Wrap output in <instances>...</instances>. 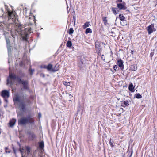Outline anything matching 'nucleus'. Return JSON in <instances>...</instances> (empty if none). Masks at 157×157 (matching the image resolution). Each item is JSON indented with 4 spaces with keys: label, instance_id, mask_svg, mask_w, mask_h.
Returning a JSON list of instances; mask_svg holds the SVG:
<instances>
[{
    "label": "nucleus",
    "instance_id": "412c9836",
    "mask_svg": "<svg viewBox=\"0 0 157 157\" xmlns=\"http://www.w3.org/2000/svg\"><path fill=\"white\" fill-rule=\"evenodd\" d=\"M119 17L120 20L122 21H124V20L125 17H124V16L122 14H120L119 15Z\"/></svg>",
    "mask_w": 157,
    "mask_h": 157
},
{
    "label": "nucleus",
    "instance_id": "0eeeda50",
    "mask_svg": "<svg viewBox=\"0 0 157 157\" xmlns=\"http://www.w3.org/2000/svg\"><path fill=\"white\" fill-rule=\"evenodd\" d=\"M2 96L4 98H8L9 96V91L7 90H3L2 92Z\"/></svg>",
    "mask_w": 157,
    "mask_h": 157
},
{
    "label": "nucleus",
    "instance_id": "b1692460",
    "mask_svg": "<svg viewBox=\"0 0 157 157\" xmlns=\"http://www.w3.org/2000/svg\"><path fill=\"white\" fill-rule=\"evenodd\" d=\"M44 147V144L43 142H41L39 143V147L40 148H43Z\"/></svg>",
    "mask_w": 157,
    "mask_h": 157
},
{
    "label": "nucleus",
    "instance_id": "423d86ee",
    "mask_svg": "<svg viewBox=\"0 0 157 157\" xmlns=\"http://www.w3.org/2000/svg\"><path fill=\"white\" fill-rule=\"evenodd\" d=\"M147 29L149 35L151 34L153 32H155L156 30V29L154 28V24H152L149 25L147 28Z\"/></svg>",
    "mask_w": 157,
    "mask_h": 157
},
{
    "label": "nucleus",
    "instance_id": "bb28decb",
    "mask_svg": "<svg viewBox=\"0 0 157 157\" xmlns=\"http://www.w3.org/2000/svg\"><path fill=\"white\" fill-rule=\"evenodd\" d=\"M7 48L8 50V52L9 54L11 52V46L10 45H7Z\"/></svg>",
    "mask_w": 157,
    "mask_h": 157
},
{
    "label": "nucleus",
    "instance_id": "a18cd8bd",
    "mask_svg": "<svg viewBox=\"0 0 157 157\" xmlns=\"http://www.w3.org/2000/svg\"><path fill=\"white\" fill-rule=\"evenodd\" d=\"M32 157H34V156H33V155H32Z\"/></svg>",
    "mask_w": 157,
    "mask_h": 157
},
{
    "label": "nucleus",
    "instance_id": "f03ea898",
    "mask_svg": "<svg viewBox=\"0 0 157 157\" xmlns=\"http://www.w3.org/2000/svg\"><path fill=\"white\" fill-rule=\"evenodd\" d=\"M15 81H17L19 83L22 84L24 88L27 89V82L26 81L22 80L18 76H16L14 74L10 72L9 77L7 79V85L9 86H11L14 83Z\"/></svg>",
    "mask_w": 157,
    "mask_h": 157
},
{
    "label": "nucleus",
    "instance_id": "a878e982",
    "mask_svg": "<svg viewBox=\"0 0 157 157\" xmlns=\"http://www.w3.org/2000/svg\"><path fill=\"white\" fill-rule=\"evenodd\" d=\"M5 38H6V42L7 43V45H10V40L8 38H6V37H5Z\"/></svg>",
    "mask_w": 157,
    "mask_h": 157
},
{
    "label": "nucleus",
    "instance_id": "c756f323",
    "mask_svg": "<svg viewBox=\"0 0 157 157\" xmlns=\"http://www.w3.org/2000/svg\"><path fill=\"white\" fill-rule=\"evenodd\" d=\"M124 104L126 106H128L129 105V104L128 103V100H126L124 101Z\"/></svg>",
    "mask_w": 157,
    "mask_h": 157
},
{
    "label": "nucleus",
    "instance_id": "aec40b11",
    "mask_svg": "<svg viewBox=\"0 0 157 157\" xmlns=\"http://www.w3.org/2000/svg\"><path fill=\"white\" fill-rule=\"evenodd\" d=\"M128 88L130 91H133L134 87L132 84H131L129 85Z\"/></svg>",
    "mask_w": 157,
    "mask_h": 157
},
{
    "label": "nucleus",
    "instance_id": "c85d7f7f",
    "mask_svg": "<svg viewBox=\"0 0 157 157\" xmlns=\"http://www.w3.org/2000/svg\"><path fill=\"white\" fill-rule=\"evenodd\" d=\"M121 24L122 25V26H124L125 25H127V22L126 21H125V22H124V21H122L120 22Z\"/></svg>",
    "mask_w": 157,
    "mask_h": 157
},
{
    "label": "nucleus",
    "instance_id": "e433bc0d",
    "mask_svg": "<svg viewBox=\"0 0 157 157\" xmlns=\"http://www.w3.org/2000/svg\"><path fill=\"white\" fill-rule=\"evenodd\" d=\"M38 117L39 118H40L41 117V114L40 113L38 114Z\"/></svg>",
    "mask_w": 157,
    "mask_h": 157
},
{
    "label": "nucleus",
    "instance_id": "473e14b6",
    "mask_svg": "<svg viewBox=\"0 0 157 157\" xmlns=\"http://www.w3.org/2000/svg\"><path fill=\"white\" fill-rule=\"evenodd\" d=\"M113 67L115 71L118 70V67L117 65H115L113 66Z\"/></svg>",
    "mask_w": 157,
    "mask_h": 157
},
{
    "label": "nucleus",
    "instance_id": "20e7f679",
    "mask_svg": "<svg viewBox=\"0 0 157 157\" xmlns=\"http://www.w3.org/2000/svg\"><path fill=\"white\" fill-rule=\"evenodd\" d=\"M8 19L9 21L11 20V23H15L16 21L17 15L13 12H8Z\"/></svg>",
    "mask_w": 157,
    "mask_h": 157
},
{
    "label": "nucleus",
    "instance_id": "1a4fd4ad",
    "mask_svg": "<svg viewBox=\"0 0 157 157\" xmlns=\"http://www.w3.org/2000/svg\"><path fill=\"white\" fill-rule=\"evenodd\" d=\"M117 64L118 66L123 70L124 69L123 62L122 60H120L117 61Z\"/></svg>",
    "mask_w": 157,
    "mask_h": 157
},
{
    "label": "nucleus",
    "instance_id": "f704fd0d",
    "mask_svg": "<svg viewBox=\"0 0 157 157\" xmlns=\"http://www.w3.org/2000/svg\"><path fill=\"white\" fill-rule=\"evenodd\" d=\"M19 151H20L21 153L22 156H23V153L24 152V149L22 148V149H20Z\"/></svg>",
    "mask_w": 157,
    "mask_h": 157
},
{
    "label": "nucleus",
    "instance_id": "39448f33",
    "mask_svg": "<svg viewBox=\"0 0 157 157\" xmlns=\"http://www.w3.org/2000/svg\"><path fill=\"white\" fill-rule=\"evenodd\" d=\"M28 117H22L18 120V124L19 125H25L28 123Z\"/></svg>",
    "mask_w": 157,
    "mask_h": 157
},
{
    "label": "nucleus",
    "instance_id": "2eb2a0df",
    "mask_svg": "<svg viewBox=\"0 0 157 157\" xmlns=\"http://www.w3.org/2000/svg\"><path fill=\"white\" fill-rule=\"evenodd\" d=\"M47 69L48 70L52 71L53 72L57 71V70H54L52 69V66L51 64H49L47 66Z\"/></svg>",
    "mask_w": 157,
    "mask_h": 157
},
{
    "label": "nucleus",
    "instance_id": "f3484780",
    "mask_svg": "<svg viewBox=\"0 0 157 157\" xmlns=\"http://www.w3.org/2000/svg\"><path fill=\"white\" fill-rule=\"evenodd\" d=\"M25 149L27 151V155H29L30 154V152L31 150V148L30 147L28 146H25Z\"/></svg>",
    "mask_w": 157,
    "mask_h": 157
},
{
    "label": "nucleus",
    "instance_id": "cd10ccee",
    "mask_svg": "<svg viewBox=\"0 0 157 157\" xmlns=\"http://www.w3.org/2000/svg\"><path fill=\"white\" fill-rule=\"evenodd\" d=\"M73 32H74V30L73 29V28H71L69 30V34L71 35V34H72L73 33Z\"/></svg>",
    "mask_w": 157,
    "mask_h": 157
},
{
    "label": "nucleus",
    "instance_id": "393cba45",
    "mask_svg": "<svg viewBox=\"0 0 157 157\" xmlns=\"http://www.w3.org/2000/svg\"><path fill=\"white\" fill-rule=\"evenodd\" d=\"M113 141H112V139H111V138L110 140H109V144L111 146V147H114V145L113 144Z\"/></svg>",
    "mask_w": 157,
    "mask_h": 157
},
{
    "label": "nucleus",
    "instance_id": "4be33fe9",
    "mask_svg": "<svg viewBox=\"0 0 157 157\" xmlns=\"http://www.w3.org/2000/svg\"><path fill=\"white\" fill-rule=\"evenodd\" d=\"M67 46L68 47H70L72 46L71 42L70 41H68L67 43Z\"/></svg>",
    "mask_w": 157,
    "mask_h": 157
},
{
    "label": "nucleus",
    "instance_id": "c9c22d12",
    "mask_svg": "<svg viewBox=\"0 0 157 157\" xmlns=\"http://www.w3.org/2000/svg\"><path fill=\"white\" fill-rule=\"evenodd\" d=\"M103 21L105 22V23L107 22V20L106 17H105L103 18Z\"/></svg>",
    "mask_w": 157,
    "mask_h": 157
},
{
    "label": "nucleus",
    "instance_id": "dca6fc26",
    "mask_svg": "<svg viewBox=\"0 0 157 157\" xmlns=\"http://www.w3.org/2000/svg\"><path fill=\"white\" fill-rule=\"evenodd\" d=\"M112 11L115 14H117L119 12L118 9L117 8H112Z\"/></svg>",
    "mask_w": 157,
    "mask_h": 157
},
{
    "label": "nucleus",
    "instance_id": "2f4dec72",
    "mask_svg": "<svg viewBox=\"0 0 157 157\" xmlns=\"http://www.w3.org/2000/svg\"><path fill=\"white\" fill-rule=\"evenodd\" d=\"M63 84L64 85L67 86H69L70 85V83L67 82H64Z\"/></svg>",
    "mask_w": 157,
    "mask_h": 157
},
{
    "label": "nucleus",
    "instance_id": "7ed1b4c3",
    "mask_svg": "<svg viewBox=\"0 0 157 157\" xmlns=\"http://www.w3.org/2000/svg\"><path fill=\"white\" fill-rule=\"evenodd\" d=\"M16 26V31L21 36L27 37L29 34L32 32L31 27L25 29L22 25L18 24H17Z\"/></svg>",
    "mask_w": 157,
    "mask_h": 157
},
{
    "label": "nucleus",
    "instance_id": "c03bdc74",
    "mask_svg": "<svg viewBox=\"0 0 157 157\" xmlns=\"http://www.w3.org/2000/svg\"><path fill=\"white\" fill-rule=\"evenodd\" d=\"M22 157H24V156H22Z\"/></svg>",
    "mask_w": 157,
    "mask_h": 157
},
{
    "label": "nucleus",
    "instance_id": "6e6552de",
    "mask_svg": "<svg viewBox=\"0 0 157 157\" xmlns=\"http://www.w3.org/2000/svg\"><path fill=\"white\" fill-rule=\"evenodd\" d=\"M95 48L97 50H98V54H99V53H100L101 50V48L100 46V43L98 41H96L95 42Z\"/></svg>",
    "mask_w": 157,
    "mask_h": 157
},
{
    "label": "nucleus",
    "instance_id": "6ab92c4d",
    "mask_svg": "<svg viewBox=\"0 0 157 157\" xmlns=\"http://www.w3.org/2000/svg\"><path fill=\"white\" fill-rule=\"evenodd\" d=\"M92 33V30L89 28H87L85 31V33L86 34H88V33Z\"/></svg>",
    "mask_w": 157,
    "mask_h": 157
},
{
    "label": "nucleus",
    "instance_id": "ea45409f",
    "mask_svg": "<svg viewBox=\"0 0 157 157\" xmlns=\"http://www.w3.org/2000/svg\"><path fill=\"white\" fill-rule=\"evenodd\" d=\"M47 66H45V65H44L43 67L44 68H47Z\"/></svg>",
    "mask_w": 157,
    "mask_h": 157
},
{
    "label": "nucleus",
    "instance_id": "4c0bfd02",
    "mask_svg": "<svg viewBox=\"0 0 157 157\" xmlns=\"http://www.w3.org/2000/svg\"><path fill=\"white\" fill-rule=\"evenodd\" d=\"M13 151L14 152V153L15 154H16V151L15 148H14V147H13Z\"/></svg>",
    "mask_w": 157,
    "mask_h": 157
},
{
    "label": "nucleus",
    "instance_id": "4468645a",
    "mask_svg": "<svg viewBox=\"0 0 157 157\" xmlns=\"http://www.w3.org/2000/svg\"><path fill=\"white\" fill-rule=\"evenodd\" d=\"M28 123H29L31 124H34V120L30 117H28Z\"/></svg>",
    "mask_w": 157,
    "mask_h": 157
},
{
    "label": "nucleus",
    "instance_id": "ddd939ff",
    "mask_svg": "<svg viewBox=\"0 0 157 157\" xmlns=\"http://www.w3.org/2000/svg\"><path fill=\"white\" fill-rule=\"evenodd\" d=\"M0 27L1 29H4V28H5L6 27L7 28H8V26L6 25L5 23L1 22H0Z\"/></svg>",
    "mask_w": 157,
    "mask_h": 157
},
{
    "label": "nucleus",
    "instance_id": "7c9ffc66",
    "mask_svg": "<svg viewBox=\"0 0 157 157\" xmlns=\"http://www.w3.org/2000/svg\"><path fill=\"white\" fill-rule=\"evenodd\" d=\"M131 68V69L133 71H135L136 69V67L134 65H132Z\"/></svg>",
    "mask_w": 157,
    "mask_h": 157
},
{
    "label": "nucleus",
    "instance_id": "f257e3e1",
    "mask_svg": "<svg viewBox=\"0 0 157 157\" xmlns=\"http://www.w3.org/2000/svg\"><path fill=\"white\" fill-rule=\"evenodd\" d=\"M13 100L15 105L17 106L21 111L24 112L26 106L29 104V100L25 96L17 94H15Z\"/></svg>",
    "mask_w": 157,
    "mask_h": 157
},
{
    "label": "nucleus",
    "instance_id": "9b49d317",
    "mask_svg": "<svg viewBox=\"0 0 157 157\" xmlns=\"http://www.w3.org/2000/svg\"><path fill=\"white\" fill-rule=\"evenodd\" d=\"M16 121V120L15 119H13L10 120L9 122V124L10 126H13L15 124Z\"/></svg>",
    "mask_w": 157,
    "mask_h": 157
},
{
    "label": "nucleus",
    "instance_id": "9d476101",
    "mask_svg": "<svg viewBox=\"0 0 157 157\" xmlns=\"http://www.w3.org/2000/svg\"><path fill=\"white\" fill-rule=\"evenodd\" d=\"M28 134L29 135V137L31 138L32 140L35 138V135L33 132L31 131H29L28 132Z\"/></svg>",
    "mask_w": 157,
    "mask_h": 157
},
{
    "label": "nucleus",
    "instance_id": "a211bd4d",
    "mask_svg": "<svg viewBox=\"0 0 157 157\" xmlns=\"http://www.w3.org/2000/svg\"><path fill=\"white\" fill-rule=\"evenodd\" d=\"M90 25V23L89 22H86L84 25L83 26V29H85L87 27H89V25Z\"/></svg>",
    "mask_w": 157,
    "mask_h": 157
},
{
    "label": "nucleus",
    "instance_id": "58836bf2",
    "mask_svg": "<svg viewBox=\"0 0 157 157\" xmlns=\"http://www.w3.org/2000/svg\"><path fill=\"white\" fill-rule=\"evenodd\" d=\"M34 70H31V71H30V74L32 75V73L33 72H34Z\"/></svg>",
    "mask_w": 157,
    "mask_h": 157
},
{
    "label": "nucleus",
    "instance_id": "37998d69",
    "mask_svg": "<svg viewBox=\"0 0 157 157\" xmlns=\"http://www.w3.org/2000/svg\"><path fill=\"white\" fill-rule=\"evenodd\" d=\"M103 56V55H102V56ZM101 58H103V57H102V56L101 57Z\"/></svg>",
    "mask_w": 157,
    "mask_h": 157
},
{
    "label": "nucleus",
    "instance_id": "a19ab883",
    "mask_svg": "<svg viewBox=\"0 0 157 157\" xmlns=\"http://www.w3.org/2000/svg\"><path fill=\"white\" fill-rule=\"evenodd\" d=\"M118 1L119 2H122V0H118Z\"/></svg>",
    "mask_w": 157,
    "mask_h": 157
},
{
    "label": "nucleus",
    "instance_id": "79ce46f5",
    "mask_svg": "<svg viewBox=\"0 0 157 157\" xmlns=\"http://www.w3.org/2000/svg\"><path fill=\"white\" fill-rule=\"evenodd\" d=\"M30 25H32V24H30H30H29V26H30Z\"/></svg>",
    "mask_w": 157,
    "mask_h": 157
},
{
    "label": "nucleus",
    "instance_id": "72a5a7b5",
    "mask_svg": "<svg viewBox=\"0 0 157 157\" xmlns=\"http://www.w3.org/2000/svg\"><path fill=\"white\" fill-rule=\"evenodd\" d=\"M8 148L7 147H6L5 148V152L6 153H10V150H8Z\"/></svg>",
    "mask_w": 157,
    "mask_h": 157
},
{
    "label": "nucleus",
    "instance_id": "f8f14e48",
    "mask_svg": "<svg viewBox=\"0 0 157 157\" xmlns=\"http://www.w3.org/2000/svg\"><path fill=\"white\" fill-rule=\"evenodd\" d=\"M117 7L120 9L125 10L126 9L125 6L122 4H117Z\"/></svg>",
    "mask_w": 157,
    "mask_h": 157
},
{
    "label": "nucleus",
    "instance_id": "5701e85b",
    "mask_svg": "<svg viewBox=\"0 0 157 157\" xmlns=\"http://www.w3.org/2000/svg\"><path fill=\"white\" fill-rule=\"evenodd\" d=\"M135 97L138 99L140 98H142V96L140 94L138 93L135 94Z\"/></svg>",
    "mask_w": 157,
    "mask_h": 157
}]
</instances>
